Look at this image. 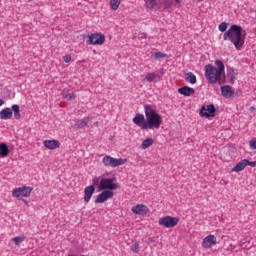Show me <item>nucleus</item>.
<instances>
[{"label": "nucleus", "instance_id": "f257e3e1", "mask_svg": "<svg viewBox=\"0 0 256 256\" xmlns=\"http://www.w3.org/2000/svg\"><path fill=\"white\" fill-rule=\"evenodd\" d=\"M145 116L141 113H137L133 118V123L140 127L143 131L149 129H159L163 125V117L153 109L152 105H144ZM146 117V119H145Z\"/></svg>", "mask_w": 256, "mask_h": 256}, {"label": "nucleus", "instance_id": "f03ea898", "mask_svg": "<svg viewBox=\"0 0 256 256\" xmlns=\"http://www.w3.org/2000/svg\"><path fill=\"white\" fill-rule=\"evenodd\" d=\"M243 28L237 24H233L228 31L223 35L224 41H231L234 44V47L238 50L242 49L245 45V36H243Z\"/></svg>", "mask_w": 256, "mask_h": 256}, {"label": "nucleus", "instance_id": "7ed1b4c3", "mask_svg": "<svg viewBox=\"0 0 256 256\" xmlns=\"http://www.w3.org/2000/svg\"><path fill=\"white\" fill-rule=\"evenodd\" d=\"M215 66L212 64H207L205 69V77L208 83L215 84L219 83L221 85V76L225 73V64L221 60L215 61Z\"/></svg>", "mask_w": 256, "mask_h": 256}, {"label": "nucleus", "instance_id": "20e7f679", "mask_svg": "<svg viewBox=\"0 0 256 256\" xmlns=\"http://www.w3.org/2000/svg\"><path fill=\"white\" fill-rule=\"evenodd\" d=\"M93 185H96L98 191H117L119 184L113 181V178L95 177L92 179Z\"/></svg>", "mask_w": 256, "mask_h": 256}, {"label": "nucleus", "instance_id": "39448f33", "mask_svg": "<svg viewBox=\"0 0 256 256\" xmlns=\"http://www.w3.org/2000/svg\"><path fill=\"white\" fill-rule=\"evenodd\" d=\"M102 163L104 167H119L120 165H125L127 163V159L122 158H113L110 155H106L102 159Z\"/></svg>", "mask_w": 256, "mask_h": 256}, {"label": "nucleus", "instance_id": "423d86ee", "mask_svg": "<svg viewBox=\"0 0 256 256\" xmlns=\"http://www.w3.org/2000/svg\"><path fill=\"white\" fill-rule=\"evenodd\" d=\"M31 191H33L32 187L23 186V187L15 188L12 191V195L17 199H21V197H31Z\"/></svg>", "mask_w": 256, "mask_h": 256}, {"label": "nucleus", "instance_id": "0eeeda50", "mask_svg": "<svg viewBox=\"0 0 256 256\" xmlns=\"http://www.w3.org/2000/svg\"><path fill=\"white\" fill-rule=\"evenodd\" d=\"M158 223H159V225H163L167 229H171L173 227H177V224L179 223V218L166 216V217L161 218L158 221Z\"/></svg>", "mask_w": 256, "mask_h": 256}, {"label": "nucleus", "instance_id": "6e6552de", "mask_svg": "<svg viewBox=\"0 0 256 256\" xmlns=\"http://www.w3.org/2000/svg\"><path fill=\"white\" fill-rule=\"evenodd\" d=\"M105 43V35L94 33L88 36V45H103Z\"/></svg>", "mask_w": 256, "mask_h": 256}, {"label": "nucleus", "instance_id": "1a4fd4ad", "mask_svg": "<svg viewBox=\"0 0 256 256\" xmlns=\"http://www.w3.org/2000/svg\"><path fill=\"white\" fill-rule=\"evenodd\" d=\"M247 165L250 167H256V161L251 162L248 159H243L232 168V171L239 173V171H243Z\"/></svg>", "mask_w": 256, "mask_h": 256}, {"label": "nucleus", "instance_id": "9d476101", "mask_svg": "<svg viewBox=\"0 0 256 256\" xmlns=\"http://www.w3.org/2000/svg\"><path fill=\"white\" fill-rule=\"evenodd\" d=\"M215 111H217V110L215 109V105H213V104H210L207 106H202V108L200 110V116L201 117H214Z\"/></svg>", "mask_w": 256, "mask_h": 256}, {"label": "nucleus", "instance_id": "9b49d317", "mask_svg": "<svg viewBox=\"0 0 256 256\" xmlns=\"http://www.w3.org/2000/svg\"><path fill=\"white\" fill-rule=\"evenodd\" d=\"M215 245H217V237L215 235H208L202 241V247L204 249H211Z\"/></svg>", "mask_w": 256, "mask_h": 256}, {"label": "nucleus", "instance_id": "f8f14e48", "mask_svg": "<svg viewBox=\"0 0 256 256\" xmlns=\"http://www.w3.org/2000/svg\"><path fill=\"white\" fill-rule=\"evenodd\" d=\"M115 192L110 190H103L101 194H99L95 200V203H105L107 199H112Z\"/></svg>", "mask_w": 256, "mask_h": 256}, {"label": "nucleus", "instance_id": "ddd939ff", "mask_svg": "<svg viewBox=\"0 0 256 256\" xmlns=\"http://www.w3.org/2000/svg\"><path fill=\"white\" fill-rule=\"evenodd\" d=\"M173 5H181V0H158L159 9H171Z\"/></svg>", "mask_w": 256, "mask_h": 256}, {"label": "nucleus", "instance_id": "4468645a", "mask_svg": "<svg viewBox=\"0 0 256 256\" xmlns=\"http://www.w3.org/2000/svg\"><path fill=\"white\" fill-rule=\"evenodd\" d=\"M131 211L132 213H134V215H142L143 217H145V215L149 213V208L146 205L138 204L136 206H133Z\"/></svg>", "mask_w": 256, "mask_h": 256}, {"label": "nucleus", "instance_id": "2eb2a0df", "mask_svg": "<svg viewBox=\"0 0 256 256\" xmlns=\"http://www.w3.org/2000/svg\"><path fill=\"white\" fill-rule=\"evenodd\" d=\"M87 125H89V117L72 120V127L74 129H83L84 127H87Z\"/></svg>", "mask_w": 256, "mask_h": 256}, {"label": "nucleus", "instance_id": "dca6fc26", "mask_svg": "<svg viewBox=\"0 0 256 256\" xmlns=\"http://www.w3.org/2000/svg\"><path fill=\"white\" fill-rule=\"evenodd\" d=\"M161 75H163V72H160V75L155 72H149L145 76V80L147 83H159L161 81Z\"/></svg>", "mask_w": 256, "mask_h": 256}, {"label": "nucleus", "instance_id": "f3484780", "mask_svg": "<svg viewBox=\"0 0 256 256\" xmlns=\"http://www.w3.org/2000/svg\"><path fill=\"white\" fill-rule=\"evenodd\" d=\"M95 187H97V185L92 184L84 189V201L86 203H89V201H91V197H93V193H95Z\"/></svg>", "mask_w": 256, "mask_h": 256}, {"label": "nucleus", "instance_id": "a211bd4d", "mask_svg": "<svg viewBox=\"0 0 256 256\" xmlns=\"http://www.w3.org/2000/svg\"><path fill=\"white\" fill-rule=\"evenodd\" d=\"M220 89H221L222 97H225V99H231V97L235 95V90H233V88L229 85L221 86Z\"/></svg>", "mask_w": 256, "mask_h": 256}, {"label": "nucleus", "instance_id": "6ab92c4d", "mask_svg": "<svg viewBox=\"0 0 256 256\" xmlns=\"http://www.w3.org/2000/svg\"><path fill=\"white\" fill-rule=\"evenodd\" d=\"M43 145L46 147V149L54 150L59 149L61 143H59V140H45Z\"/></svg>", "mask_w": 256, "mask_h": 256}, {"label": "nucleus", "instance_id": "aec40b11", "mask_svg": "<svg viewBox=\"0 0 256 256\" xmlns=\"http://www.w3.org/2000/svg\"><path fill=\"white\" fill-rule=\"evenodd\" d=\"M178 93H180V95H184V97H191L192 95H195V89L183 86L178 89Z\"/></svg>", "mask_w": 256, "mask_h": 256}, {"label": "nucleus", "instance_id": "412c9836", "mask_svg": "<svg viewBox=\"0 0 256 256\" xmlns=\"http://www.w3.org/2000/svg\"><path fill=\"white\" fill-rule=\"evenodd\" d=\"M13 117V110L11 108H4L0 111V119L7 121V119H11Z\"/></svg>", "mask_w": 256, "mask_h": 256}, {"label": "nucleus", "instance_id": "4be33fe9", "mask_svg": "<svg viewBox=\"0 0 256 256\" xmlns=\"http://www.w3.org/2000/svg\"><path fill=\"white\" fill-rule=\"evenodd\" d=\"M61 95L67 101H73L77 99V95H75V93H70L69 90L66 89L62 90Z\"/></svg>", "mask_w": 256, "mask_h": 256}, {"label": "nucleus", "instance_id": "5701e85b", "mask_svg": "<svg viewBox=\"0 0 256 256\" xmlns=\"http://www.w3.org/2000/svg\"><path fill=\"white\" fill-rule=\"evenodd\" d=\"M9 155V146L5 143H0V158L7 157Z\"/></svg>", "mask_w": 256, "mask_h": 256}, {"label": "nucleus", "instance_id": "b1692460", "mask_svg": "<svg viewBox=\"0 0 256 256\" xmlns=\"http://www.w3.org/2000/svg\"><path fill=\"white\" fill-rule=\"evenodd\" d=\"M185 81L191 83V85H195V83H197V76H195L193 72H188L186 73Z\"/></svg>", "mask_w": 256, "mask_h": 256}, {"label": "nucleus", "instance_id": "393cba45", "mask_svg": "<svg viewBox=\"0 0 256 256\" xmlns=\"http://www.w3.org/2000/svg\"><path fill=\"white\" fill-rule=\"evenodd\" d=\"M153 145V138H147L145 139L141 144V149H149Z\"/></svg>", "mask_w": 256, "mask_h": 256}, {"label": "nucleus", "instance_id": "a878e982", "mask_svg": "<svg viewBox=\"0 0 256 256\" xmlns=\"http://www.w3.org/2000/svg\"><path fill=\"white\" fill-rule=\"evenodd\" d=\"M26 237L25 235H20L12 238V241H14L15 245L19 247V245L22 244L23 241H25Z\"/></svg>", "mask_w": 256, "mask_h": 256}, {"label": "nucleus", "instance_id": "bb28decb", "mask_svg": "<svg viewBox=\"0 0 256 256\" xmlns=\"http://www.w3.org/2000/svg\"><path fill=\"white\" fill-rule=\"evenodd\" d=\"M121 5V0H110V6L112 11H117Z\"/></svg>", "mask_w": 256, "mask_h": 256}, {"label": "nucleus", "instance_id": "cd10ccee", "mask_svg": "<svg viewBox=\"0 0 256 256\" xmlns=\"http://www.w3.org/2000/svg\"><path fill=\"white\" fill-rule=\"evenodd\" d=\"M146 9H154L157 7V1L155 0H145Z\"/></svg>", "mask_w": 256, "mask_h": 256}, {"label": "nucleus", "instance_id": "c85d7f7f", "mask_svg": "<svg viewBox=\"0 0 256 256\" xmlns=\"http://www.w3.org/2000/svg\"><path fill=\"white\" fill-rule=\"evenodd\" d=\"M167 57V54L163 53V52H156L154 53V59H163Z\"/></svg>", "mask_w": 256, "mask_h": 256}, {"label": "nucleus", "instance_id": "c756f323", "mask_svg": "<svg viewBox=\"0 0 256 256\" xmlns=\"http://www.w3.org/2000/svg\"><path fill=\"white\" fill-rule=\"evenodd\" d=\"M218 29L221 33H225V31H227V24L225 22L220 23Z\"/></svg>", "mask_w": 256, "mask_h": 256}, {"label": "nucleus", "instance_id": "7c9ffc66", "mask_svg": "<svg viewBox=\"0 0 256 256\" xmlns=\"http://www.w3.org/2000/svg\"><path fill=\"white\" fill-rule=\"evenodd\" d=\"M131 251L133 253H139V242H135L134 244H132Z\"/></svg>", "mask_w": 256, "mask_h": 256}, {"label": "nucleus", "instance_id": "2f4dec72", "mask_svg": "<svg viewBox=\"0 0 256 256\" xmlns=\"http://www.w3.org/2000/svg\"><path fill=\"white\" fill-rule=\"evenodd\" d=\"M134 39H139V41H145V39H147V34L139 33L137 37H134Z\"/></svg>", "mask_w": 256, "mask_h": 256}, {"label": "nucleus", "instance_id": "473e14b6", "mask_svg": "<svg viewBox=\"0 0 256 256\" xmlns=\"http://www.w3.org/2000/svg\"><path fill=\"white\" fill-rule=\"evenodd\" d=\"M249 145L251 149H256V138H253L250 142Z\"/></svg>", "mask_w": 256, "mask_h": 256}, {"label": "nucleus", "instance_id": "72a5a7b5", "mask_svg": "<svg viewBox=\"0 0 256 256\" xmlns=\"http://www.w3.org/2000/svg\"><path fill=\"white\" fill-rule=\"evenodd\" d=\"M63 60L65 63H71V55H65L63 57Z\"/></svg>", "mask_w": 256, "mask_h": 256}, {"label": "nucleus", "instance_id": "f704fd0d", "mask_svg": "<svg viewBox=\"0 0 256 256\" xmlns=\"http://www.w3.org/2000/svg\"><path fill=\"white\" fill-rule=\"evenodd\" d=\"M12 111H14V113L19 112L20 111L19 110V105H17V104L12 105Z\"/></svg>", "mask_w": 256, "mask_h": 256}, {"label": "nucleus", "instance_id": "c9c22d12", "mask_svg": "<svg viewBox=\"0 0 256 256\" xmlns=\"http://www.w3.org/2000/svg\"><path fill=\"white\" fill-rule=\"evenodd\" d=\"M14 117L17 120L21 119V112H20V110L18 112H14Z\"/></svg>", "mask_w": 256, "mask_h": 256}, {"label": "nucleus", "instance_id": "e433bc0d", "mask_svg": "<svg viewBox=\"0 0 256 256\" xmlns=\"http://www.w3.org/2000/svg\"><path fill=\"white\" fill-rule=\"evenodd\" d=\"M249 111H250V113H253V111H255V107L254 106L250 107Z\"/></svg>", "mask_w": 256, "mask_h": 256}, {"label": "nucleus", "instance_id": "4c0bfd02", "mask_svg": "<svg viewBox=\"0 0 256 256\" xmlns=\"http://www.w3.org/2000/svg\"><path fill=\"white\" fill-rule=\"evenodd\" d=\"M4 103H5V101H3V99L0 98V107H1L2 105H4Z\"/></svg>", "mask_w": 256, "mask_h": 256}, {"label": "nucleus", "instance_id": "58836bf2", "mask_svg": "<svg viewBox=\"0 0 256 256\" xmlns=\"http://www.w3.org/2000/svg\"><path fill=\"white\" fill-rule=\"evenodd\" d=\"M199 2L203 1V0H198Z\"/></svg>", "mask_w": 256, "mask_h": 256}]
</instances>
